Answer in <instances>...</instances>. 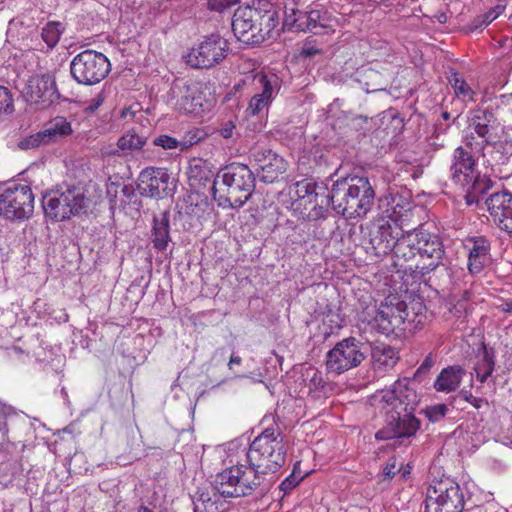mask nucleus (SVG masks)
I'll return each mask as SVG.
<instances>
[{
  "label": "nucleus",
  "mask_w": 512,
  "mask_h": 512,
  "mask_svg": "<svg viewBox=\"0 0 512 512\" xmlns=\"http://www.w3.org/2000/svg\"><path fill=\"white\" fill-rule=\"evenodd\" d=\"M441 117L444 121H448L451 119V114L447 111L442 112Z\"/></svg>",
  "instance_id": "69168bd1"
},
{
  "label": "nucleus",
  "mask_w": 512,
  "mask_h": 512,
  "mask_svg": "<svg viewBox=\"0 0 512 512\" xmlns=\"http://www.w3.org/2000/svg\"><path fill=\"white\" fill-rule=\"evenodd\" d=\"M171 176L165 168L148 167L138 177L137 189L141 196L163 198L171 189Z\"/></svg>",
  "instance_id": "a211bd4d"
},
{
  "label": "nucleus",
  "mask_w": 512,
  "mask_h": 512,
  "mask_svg": "<svg viewBox=\"0 0 512 512\" xmlns=\"http://www.w3.org/2000/svg\"><path fill=\"white\" fill-rule=\"evenodd\" d=\"M434 365V358L432 354H428L421 365L417 368L414 373L413 380L419 378L422 374H426L430 371L432 366Z\"/></svg>",
  "instance_id": "603ef678"
},
{
  "label": "nucleus",
  "mask_w": 512,
  "mask_h": 512,
  "mask_svg": "<svg viewBox=\"0 0 512 512\" xmlns=\"http://www.w3.org/2000/svg\"><path fill=\"white\" fill-rule=\"evenodd\" d=\"M147 138L139 135L134 130H129L117 141V146L122 151L140 150L146 144Z\"/></svg>",
  "instance_id": "c9c22d12"
},
{
  "label": "nucleus",
  "mask_w": 512,
  "mask_h": 512,
  "mask_svg": "<svg viewBox=\"0 0 512 512\" xmlns=\"http://www.w3.org/2000/svg\"><path fill=\"white\" fill-rule=\"evenodd\" d=\"M317 183L312 180H302L297 183V194L301 199L308 200L309 203L317 201Z\"/></svg>",
  "instance_id": "58836bf2"
},
{
  "label": "nucleus",
  "mask_w": 512,
  "mask_h": 512,
  "mask_svg": "<svg viewBox=\"0 0 512 512\" xmlns=\"http://www.w3.org/2000/svg\"><path fill=\"white\" fill-rule=\"evenodd\" d=\"M170 227L168 213L164 212L160 217L153 218V228L151 234V241L154 248L163 251L167 248L170 242Z\"/></svg>",
  "instance_id": "c85d7f7f"
},
{
  "label": "nucleus",
  "mask_w": 512,
  "mask_h": 512,
  "mask_svg": "<svg viewBox=\"0 0 512 512\" xmlns=\"http://www.w3.org/2000/svg\"><path fill=\"white\" fill-rule=\"evenodd\" d=\"M64 32V25L58 21L48 22L41 31V38L46 43L48 49L54 48L61 35Z\"/></svg>",
  "instance_id": "f704fd0d"
},
{
  "label": "nucleus",
  "mask_w": 512,
  "mask_h": 512,
  "mask_svg": "<svg viewBox=\"0 0 512 512\" xmlns=\"http://www.w3.org/2000/svg\"><path fill=\"white\" fill-rule=\"evenodd\" d=\"M34 211V195L30 186L11 184L0 187V216L9 220H25Z\"/></svg>",
  "instance_id": "9b49d317"
},
{
  "label": "nucleus",
  "mask_w": 512,
  "mask_h": 512,
  "mask_svg": "<svg viewBox=\"0 0 512 512\" xmlns=\"http://www.w3.org/2000/svg\"><path fill=\"white\" fill-rule=\"evenodd\" d=\"M447 411L445 404H437L427 408L426 414L430 421L437 422L445 417Z\"/></svg>",
  "instance_id": "09e8293b"
},
{
  "label": "nucleus",
  "mask_w": 512,
  "mask_h": 512,
  "mask_svg": "<svg viewBox=\"0 0 512 512\" xmlns=\"http://www.w3.org/2000/svg\"><path fill=\"white\" fill-rule=\"evenodd\" d=\"M465 512H506L504 510H494V508L487 507L484 505H476L465 510Z\"/></svg>",
  "instance_id": "13d9d810"
},
{
  "label": "nucleus",
  "mask_w": 512,
  "mask_h": 512,
  "mask_svg": "<svg viewBox=\"0 0 512 512\" xmlns=\"http://www.w3.org/2000/svg\"><path fill=\"white\" fill-rule=\"evenodd\" d=\"M362 346L363 344L355 337H348L338 342L326 354L327 371L340 374L360 365L365 359Z\"/></svg>",
  "instance_id": "ddd939ff"
},
{
  "label": "nucleus",
  "mask_w": 512,
  "mask_h": 512,
  "mask_svg": "<svg viewBox=\"0 0 512 512\" xmlns=\"http://www.w3.org/2000/svg\"><path fill=\"white\" fill-rule=\"evenodd\" d=\"M13 111V98L10 91L4 86H0V113L10 114Z\"/></svg>",
  "instance_id": "de8ad7c7"
},
{
  "label": "nucleus",
  "mask_w": 512,
  "mask_h": 512,
  "mask_svg": "<svg viewBox=\"0 0 512 512\" xmlns=\"http://www.w3.org/2000/svg\"><path fill=\"white\" fill-rule=\"evenodd\" d=\"M383 474L388 478H393L396 474V459L390 458L383 469Z\"/></svg>",
  "instance_id": "4d7b16f0"
},
{
  "label": "nucleus",
  "mask_w": 512,
  "mask_h": 512,
  "mask_svg": "<svg viewBox=\"0 0 512 512\" xmlns=\"http://www.w3.org/2000/svg\"><path fill=\"white\" fill-rule=\"evenodd\" d=\"M194 512H218V494L198 491L192 498Z\"/></svg>",
  "instance_id": "2f4dec72"
},
{
  "label": "nucleus",
  "mask_w": 512,
  "mask_h": 512,
  "mask_svg": "<svg viewBox=\"0 0 512 512\" xmlns=\"http://www.w3.org/2000/svg\"><path fill=\"white\" fill-rule=\"evenodd\" d=\"M337 307L331 308L329 305L326 306V310L322 311V315L325 317L322 319L324 325L329 326L330 330L322 331L324 339H327L331 335L335 334L339 329L342 328L343 319L338 312Z\"/></svg>",
  "instance_id": "72a5a7b5"
},
{
  "label": "nucleus",
  "mask_w": 512,
  "mask_h": 512,
  "mask_svg": "<svg viewBox=\"0 0 512 512\" xmlns=\"http://www.w3.org/2000/svg\"><path fill=\"white\" fill-rule=\"evenodd\" d=\"M468 251L467 268L470 274H479L484 269L490 255L491 242L483 235L468 236L464 240Z\"/></svg>",
  "instance_id": "412c9836"
},
{
  "label": "nucleus",
  "mask_w": 512,
  "mask_h": 512,
  "mask_svg": "<svg viewBox=\"0 0 512 512\" xmlns=\"http://www.w3.org/2000/svg\"><path fill=\"white\" fill-rule=\"evenodd\" d=\"M395 199L392 196H385L379 200V208L385 216L372 223L369 230V244L372 253L377 257L389 254L397 243L401 234L404 233L396 223L394 217L397 214V205H392Z\"/></svg>",
  "instance_id": "0eeeda50"
},
{
  "label": "nucleus",
  "mask_w": 512,
  "mask_h": 512,
  "mask_svg": "<svg viewBox=\"0 0 512 512\" xmlns=\"http://www.w3.org/2000/svg\"><path fill=\"white\" fill-rule=\"evenodd\" d=\"M134 512H154V511L148 507L140 506Z\"/></svg>",
  "instance_id": "0e129e2a"
},
{
  "label": "nucleus",
  "mask_w": 512,
  "mask_h": 512,
  "mask_svg": "<svg viewBox=\"0 0 512 512\" xmlns=\"http://www.w3.org/2000/svg\"><path fill=\"white\" fill-rule=\"evenodd\" d=\"M402 240H407V231L401 234V237L398 239L397 243L395 244L394 248L391 252H393L395 258L398 260H408L411 259L415 255V246L414 245H407V247H400V243Z\"/></svg>",
  "instance_id": "79ce46f5"
},
{
  "label": "nucleus",
  "mask_w": 512,
  "mask_h": 512,
  "mask_svg": "<svg viewBox=\"0 0 512 512\" xmlns=\"http://www.w3.org/2000/svg\"><path fill=\"white\" fill-rule=\"evenodd\" d=\"M237 480L233 468H227L216 474L213 481L214 490L224 498H238L240 495Z\"/></svg>",
  "instance_id": "a878e982"
},
{
  "label": "nucleus",
  "mask_w": 512,
  "mask_h": 512,
  "mask_svg": "<svg viewBox=\"0 0 512 512\" xmlns=\"http://www.w3.org/2000/svg\"><path fill=\"white\" fill-rule=\"evenodd\" d=\"M406 321H410L406 303L392 298L380 304L373 320V328L388 336L405 330Z\"/></svg>",
  "instance_id": "2eb2a0df"
},
{
  "label": "nucleus",
  "mask_w": 512,
  "mask_h": 512,
  "mask_svg": "<svg viewBox=\"0 0 512 512\" xmlns=\"http://www.w3.org/2000/svg\"><path fill=\"white\" fill-rule=\"evenodd\" d=\"M493 143V138H479L475 133L466 129L462 137V144L456 149H463L468 154L474 156V158L479 159L481 156H484L486 146Z\"/></svg>",
  "instance_id": "c756f323"
},
{
  "label": "nucleus",
  "mask_w": 512,
  "mask_h": 512,
  "mask_svg": "<svg viewBox=\"0 0 512 512\" xmlns=\"http://www.w3.org/2000/svg\"><path fill=\"white\" fill-rule=\"evenodd\" d=\"M134 116H135V112L132 110L131 107H125L121 111L122 118H127V117L133 118Z\"/></svg>",
  "instance_id": "680f3d73"
},
{
  "label": "nucleus",
  "mask_w": 512,
  "mask_h": 512,
  "mask_svg": "<svg viewBox=\"0 0 512 512\" xmlns=\"http://www.w3.org/2000/svg\"><path fill=\"white\" fill-rule=\"evenodd\" d=\"M496 365V352L494 348L481 343L476 353V362L474 364V372L476 379L480 383H485L492 376Z\"/></svg>",
  "instance_id": "393cba45"
},
{
  "label": "nucleus",
  "mask_w": 512,
  "mask_h": 512,
  "mask_svg": "<svg viewBox=\"0 0 512 512\" xmlns=\"http://www.w3.org/2000/svg\"><path fill=\"white\" fill-rule=\"evenodd\" d=\"M66 193H69L70 196H73V199L68 202L69 208H73L72 216L87 212L90 207V199L86 197L83 188L76 186H66Z\"/></svg>",
  "instance_id": "473e14b6"
},
{
  "label": "nucleus",
  "mask_w": 512,
  "mask_h": 512,
  "mask_svg": "<svg viewBox=\"0 0 512 512\" xmlns=\"http://www.w3.org/2000/svg\"><path fill=\"white\" fill-rule=\"evenodd\" d=\"M311 384H313L315 386V389H317V383H316V378L315 376L312 377V379L310 380Z\"/></svg>",
  "instance_id": "774afa93"
},
{
  "label": "nucleus",
  "mask_w": 512,
  "mask_h": 512,
  "mask_svg": "<svg viewBox=\"0 0 512 512\" xmlns=\"http://www.w3.org/2000/svg\"><path fill=\"white\" fill-rule=\"evenodd\" d=\"M452 86L454 91L458 97H462L463 99H467L469 101H473L474 92L471 87L462 79L455 77L453 79Z\"/></svg>",
  "instance_id": "49530a36"
},
{
  "label": "nucleus",
  "mask_w": 512,
  "mask_h": 512,
  "mask_svg": "<svg viewBox=\"0 0 512 512\" xmlns=\"http://www.w3.org/2000/svg\"><path fill=\"white\" fill-rule=\"evenodd\" d=\"M112 193H117V185L115 183H110L107 186V194L111 195Z\"/></svg>",
  "instance_id": "e2e57ef3"
},
{
  "label": "nucleus",
  "mask_w": 512,
  "mask_h": 512,
  "mask_svg": "<svg viewBox=\"0 0 512 512\" xmlns=\"http://www.w3.org/2000/svg\"><path fill=\"white\" fill-rule=\"evenodd\" d=\"M478 160L463 149H455L450 164V179L463 188L469 206L477 204L493 186L492 180L478 170Z\"/></svg>",
  "instance_id": "39448f33"
},
{
  "label": "nucleus",
  "mask_w": 512,
  "mask_h": 512,
  "mask_svg": "<svg viewBox=\"0 0 512 512\" xmlns=\"http://www.w3.org/2000/svg\"><path fill=\"white\" fill-rule=\"evenodd\" d=\"M235 128V123L232 120H228L221 124L219 128V134L223 138L229 139L233 136Z\"/></svg>",
  "instance_id": "5fc2aeb1"
},
{
  "label": "nucleus",
  "mask_w": 512,
  "mask_h": 512,
  "mask_svg": "<svg viewBox=\"0 0 512 512\" xmlns=\"http://www.w3.org/2000/svg\"><path fill=\"white\" fill-rule=\"evenodd\" d=\"M47 144H49V142L45 136V133H43L41 130L35 134L22 138L18 142V147L21 150H30Z\"/></svg>",
  "instance_id": "ea45409f"
},
{
  "label": "nucleus",
  "mask_w": 512,
  "mask_h": 512,
  "mask_svg": "<svg viewBox=\"0 0 512 512\" xmlns=\"http://www.w3.org/2000/svg\"><path fill=\"white\" fill-rule=\"evenodd\" d=\"M320 53V39L317 34L308 36L302 46L301 56L311 58Z\"/></svg>",
  "instance_id": "37998d69"
},
{
  "label": "nucleus",
  "mask_w": 512,
  "mask_h": 512,
  "mask_svg": "<svg viewBox=\"0 0 512 512\" xmlns=\"http://www.w3.org/2000/svg\"><path fill=\"white\" fill-rule=\"evenodd\" d=\"M213 174L208 167L206 161L201 159L194 160L190 165L189 169V179L198 181L201 184H205L210 181Z\"/></svg>",
  "instance_id": "4c0bfd02"
},
{
  "label": "nucleus",
  "mask_w": 512,
  "mask_h": 512,
  "mask_svg": "<svg viewBox=\"0 0 512 512\" xmlns=\"http://www.w3.org/2000/svg\"><path fill=\"white\" fill-rule=\"evenodd\" d=\"M235 476H237L238 491L240 497L251 495L254 491L260 494L266 493L272 482L273 477H266L260 473L253 465L238 464L232 466Z\"/></svg>",
  "instance_id": "6ab92c4d"
},
{
  "label": "nucleus",
  "mask_w": 512,
  "mask_h": 512,
  "mask_svg": "<svg viewBox=\"0 0 512 512\" xmlns=\"http://www.w3.org/2000/svg\"><path fill=\"white\" fill-rule=\"evenodd\" d=\"M49 143L58 140L59 138L66 137L72 133L71 123L64 117H55L48 122L42 130Z\"/></svg>",
  "instance_id": "7c9ffc66"
},
{
  "label": "nucleus",
  "mask_w": 512,
  "mask_h": 512,
  "mask_svg": "<svg viewBox=\"0 0 512 512\" xmlns=\"http://www.w3.org/2000/svg\"><path fill=\"white\" fill-rule=\"evenodd\" d=\"M167 101L184 114L199 115L203 112L204 97L197 83L175 81L168 92Z\"/></svg>",
  "instance_id": "f3484780"
},
{
  "label": "nucleus",
  "mask_w": 512,
  "mask_h": 512,
  "mask_svg": "<svg viewBox=\"0 0 512 512\" xmlns=\"http://www.w3.org/2000/svg\"><path fill=\"white\" fill-rule=\"evenodd\" d=\"M70 70L79 84L95 85L109 73L110 62L101 52L85 50L73 58Z\"/></svg>",
  "instance_id": "f8f14e48"
},
{
  "label": "nucleus",
  "mask_w": 512,
  "mask_h": 512,
  "mask_svg": "<svg viewBox=\"0 0 512 512\" xmlns=\"http://www.w3.org/2000/svg\"><path fill=\"white\" fill-rule=\"evenodd\" d=\"M375 371L385 372L392 369L398 362V352L391 346L379 344L373 347L371 353Z\"/></svg>",
  "instance_id": "cd10ccee"
},
{
  "label": "nucleus",
  "mask_w": 512,
  "mask_h": 512,
  "mask_svg": "<svg viewBox=\"0 0 512 512\" xmlns=\"http://www.w3.org/2000/svg\"><path fill=\"white\" fill-rule=\"evenodd\" d=\"M243 83L251 84L253 90V96L245 110L246 117L248 119L256 118V121L262 125L268 114L269 106L280 88L279 79L275 74L268 75L257 72L246 75Z\"/></svg>",
  "instance_id": "6e6552de"
},
{
  "label": "nucleus",
  "mask_w": 512,
  "mask_h": 512,
  "mask_svg": "<svg viewBox=\"0 0 512 512\" xmlns=\"http://www.w3.org/2000/svg\"><path fill=\"white\" fill-rule=\"evenodd\" d=\"M505 10V5L497 4L494 8L489 10L487 13L483 15V19L481 21V25L487 26L492 21H494L499 15H501Z\"/></svg>",
  "instance_id": "3c124183"
},
{
  "label": "nucleus",
  "mask_w": 512,
  "mask_h": 512,
  "mask_svg": "<svg viewBox=\"0 0 512 512\" xmlns=\"http://www.w3.org/2000/svg\"><path fill=\"white\" fill-rule=\"evenodd\" d=\"M255 177L247 165L233 163L221 169L213 181V198L222 208L242 207L252 196Z\"/></svg>",
  "instance_id": "20e7f679"
},
{
  "label": "nucleus",
  "mask_w": 512,
  "mask_h": 512,
  "mask_svg": "<svg viewBox=\"0 0 512 512\" xmlns=\"http://www.w3.org/2000/svg\"><path fill=\"white\" fill-rule=\"evenodd\" d=\"M209 8L215 11H223L231 5L229 0H209Z\"/></svg>",
  "instance_id": "6e6d98bb"
},
{
  "label": "nucleus",
  "mask_w": 512,
  "mask_h": 512,
  "mask_svg": "<svg viewBox=\"0 0 512 512\" xmlns=\"http://www.w3.org/2000/svg\"><path fill=\"white\" fill-rule=\"evenodd\" d=\"M460 485L451 478L433 480L426 491L425 512H465Z\"/></svg>",
  "instance_id": "1a4fd4ad"
},
{
  "label": "nucleus",
  "mask_w": 512,
  "mask_h": 512,
  "mask_svg": "<svg viewBox=\"0 0 512 512\" xmlns=\"http://www.w3.org/2000/svg\"><path fill=\"white\" fill-rule=\"evenodd\" d=\"M248 462L266 477L274 474L284 465L286 450L278 427H268L250 444Z\"/></svg>",
  "instance_id": "423d86ee"
},
{
  "label": "nucleus",
  "mask_w": 512,
  "mask_h": 512,
  "mask_svg": "<svg viewBox=\"0 0 512 512\" xmlns=\"http://www.w3.org/2000/svg\"><path fill=\"white\" fill-rule=\"evenodd\" d=\"M20 92L26 103L37 109H46L59 98L55 80L49 74L30 76L23 83Z\"/></svg>",
  "instance_id": "4468645a"
},
{
  "label": "nucleus",
  "mask_w": 512,
  "mask_h": 512,
  "mask_svg": "<svg viewBox=\"0 0 512 512\" xmlns=\"http://www.w3.org/2000/svg\"><path fill=\"white\" fill-rule=\"evenodd\" d=\"M227 51V40L219 34H211L197 48L191 49L187 63L194 68H211L226 57Z\"/></svg>",
  "instance_id": "dca6fc26"
},
{
  "label": "nucleus",
  "mask_w": 512,
  "mask_h": 512,
  "mask_svg": "<svg viewBox=\"0 0 512 512\" xmlns=\"http://www.w3.org/2000/svg\"><path fill=\"white\" fill-rule=\"evenodd\" d=\"M464 374L465 371L460 366L444 368L434 382L435 390L445 393L455 391L459 387Z\"/></svg>",
  "instance_id": "bb28decb"
},
{
  "label": "nucleus",
  "mask_w": 512,
  "mask_h": 512,
  "mask_svg": "<svg viewBox=\"0 0 512 512\" xmlns=\"http://www.w3.org/2000/svg\"><path fill=\"white\" fill-rule=\"evenodd\" d=\"M487 210L494 225L501 231L512 234V194L496 192L485 201Z\"/></svg>",
  "instance_id": "aec40b11"
},
{
  "label": "nucleus",
  "mask_w": 512,
  "mask_h": 512,
  "mask_svg": "<svg viewBox=\"0 0 512 512\" xmlns=\"http://www.w3.org/2000/svg\"><path fill=\"white\" fill-rule=\"evenodd\" d=\"M0 432L2 433L3 437H5L8 433L7 421L3 415H0Z\"/></svg>",
  "instance_id": "052dcab7"
},
{
  "label": "nucleus",
  "mask_w": 512,
  "mask_h": 512,
  "mask_svg": "<svg viewBox=\"0 0 512 512\" xmlns=\"http://www.w3.org/2000/svg\"><path fill=\"white\" fill-rule=\"evenodd\" d=\"M325 188L328 204L337 214L348 219L366 216L375 202V190L365 176L334 179V175H330L325 181Z\"/></svg>",
  "instance_id": "f03ea898"
},
{
  "label": "nucleus",
  "mask_w": 512,
  "mask_h": 512,
  "mask_svg": "<svg viewBox=\"0 0 512 512\" xmlns=\"http://www.w3.org/2000/svg\"><path fill=\"white\" fill-rule=\"evenodd\" d=\"M460 397L466 402L470 403L474 408L481 409L484 406H488L489 403L484 398L475 397L471 391L461 390Z\"/></svg>",
  "instance_id": "8fccbe9b"
},
{
  "label": "nucleus",
  "mask_w": 512,
  "mask_h": 512,
  "mask_svg": "<svg viewBox=\"0 0 512 512\" xmlns=\"http://www.w3.org/2000/svg\"><path fill=\"white\" fill-rule=\"evenodd\" d=\"M300 13H302V12L294 7H291V8L286 7L285 11H284V19H283L284 29H286V30L295 29L296 31H300L298 29V25L300 23Z\"/></svg>",
  "instance_id": "a18cd8bd"
},
{
  "label": "nucleus",
  "mask_w": 512,
  "mask_h": 512,
  "mask_svg": "<svg viewBox=\"0 0 512 512\" xmlns=\"http://www.w3.org/2000/svg\"><path fill=\"white\" fill-rule=\"evenodd\" d=\"M320 21V11L311 10L309 12L300 13V23L298 29L301 31L312 30L317 28Z\"/></svg>",
  "instance_id": "a19ab883"
},
{
  "label": "nucleus",
  "mask_w": 512,
  "mask_h": 512,
  "mask_svg": "<svg viewBox=\"0 0 512 512\" xmlns=\"http://www.w3.org/2000/svg\"><path fill=\"white\" fill-rule=\"evenodd\" d=\"M407 245H414L421 257L430 259L428 264L416 266L422 275L444 265L445 250L442 240L439 235L428 231L424 225L407 231V240H402L400 247L405 248Z\"/></svg>",
  "instance_id": "9d476101"
},
{
  "label": "nucleus",
  "mask_w": 512,
  "mask_h": 512,
  "mask_svg": "<svg viewBox=\"0 0 512 512\" xmlns=\"http://www.w3.org/2000/svg\"><path fill=\"white\" fill-rule=\"evenodd\" d=\"M200 140L199 137L193 135L189 140L178 141L176 138H173L168 135H160L153 140V144L156 146H160L163 149H175L180 148L181 151L186 148L196 144Z\"/></svg>",
  "instance_id": "e433bc0d"
},
{
  "label": "nucleus",
  "mask_w": 512,
  "mask_h": 512,
  "mask_svg": "<svg viewBox=\"0 0 512 512\" xmlns=\"http://www.w3.org/2000/svg\"><path fill=\"white\" fill-rule=\"evenodd\" d=\"M279 11L270 2L258 1L253 6H240L232 19L235 37L247 45H257L278 33Z\"/></svg>",
  "instance_id": "7ed1b4c3"
},
{
  "label": "nucleus",
  "mask_w": 512,
  "mask_h": 512,
  "mask_svg": "<svg viewBox=\"0 0 512 512\" xmlns=\"http://www.w3.org/2000/svg\"><path fill=\"white\" fill-rule=\"evenodd\" d=\"M106 98L105 92L102 90L87 102L86 111L95 112L104 102Z\"/></svg>",
  "instance_id": "864d4df0"
},
{
  "label": "nucleus",
  "mask_w": 512,
  "mask_h": 512,
  "mask_svg": "<svg viewBox=\"0 0 512 512\" xmlns=\"http://www.w3.org/2000/svg\"><path fill=\"white\" fill-rule=\"evenodd\" d=\"M241 362L242 359L240 356L232 354L228 362V367L230 370H232L234 365H240Z\"/></svg>",
  "instance_id": "bf43d9fd"
},
{
  "label": "nucleus",
  "mask_w": 512,
  "mask_h": 512,
  "mask_svg": "<svg viewBox=\"0 0 512 512\" xmlns=\"http://www.w3.org/2000/svg\"><path fill=\"white\" fill-rule=\"evenodd\" d=\"M70 194L66 193V186L48 192L43 197V209L45 214L56 221H64L72 216V209L69 208L68 202L73 199L69 198Z\"/></svg>",
  "instance_id": "4be33fe9"
},
{
  "label": "nucleus",
  "mask_w": 512,
  "mask_h": 512,
  "mask_svg": "<svg viewBox=\"0 0 512 512\" xmlns=\"http://www.w3.org/2000/svg\"><path fill=\"white\" fill-rule=\"evenodd\" d=\"M504 310L507 312H512V303H506V308Z\"/></svg>",
  "instance_id": "338daca9"
},
{
  "label": "nucleus",
  "mask_w": 512,
  "mask_h": 512,
  "mask_svg": "<svg viewBox=\"0 0 512 512\" xmlns=\"http://www.w3.org/2000/svg\"><path fill=\"white\" fill-rule=\"evenodd\" d=\"M302 479V476L296 474V467H294L291 474L278 486L279 492L282 493L280 499L282 500L286 495L290 494V492L299 485Z\"/></svg>",
  "instance_id": "c03bdc74"
},
{
  "label": "nucleus",
  "mask_w": 512,
  "mask_h": 512,
  "mask_svg": "<svg viewBox=\"0 0 512 512\" xmlns=\"http://www.w3.org/2000/svg\"><path fill=\"white\" fill-rule=\"evenodd\" d=\"M410 378L398 379L392 389L382 391L378 407L386 414V427L375 434L378 440H393L392 446L406 444L420 429L414 415L420 399Z\"/></svg>",
  "instance_id": "f257e3e1"
},
{
  "label": "nucleus",
  "mask_w": 512,
  "mask_h": 512,
  "mask_svg": "<svg viewBox=\"0 0 512 512\" xmlns=\"http://www.w3.org/2000/svg\"><path fill=\"white\" fill-rule=\"evenodd\" d=\"M255 159L261 170L259 178L265 183H273L286 169L283 158L279 157L271 150L257 153Z\"/></svg>",
  "instance_id": "b1692460"
},
{
  "label": "nucleus",
  "mask_w": 512,
  "mask_h": 512,
  "mask_svg": "<svg viewBox=\"0 0 512 512\" xmlns=\"http://www.w3.org/2000/svg\"><path fill=\"white\" fill-rule=\"evenodd\" d=\"M497 125L494 112L487 108H476L469 112L467 130L479 138H492V130Z\"/></svg>",
  "instance_id": "5701e85b"
}]
</instances>
